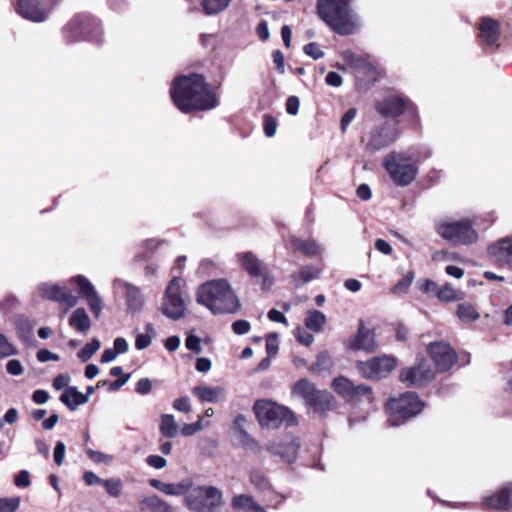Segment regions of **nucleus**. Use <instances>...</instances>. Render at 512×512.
<instances>
[{
  "label": "nucleus",
  "mask_w": 512,
  "mask_h": 512,
  "mask_svg": "<svg viewBox=\"0 0 512 512\" xmlns=\"http://www.w3.org/2000/svg\"><path fill=\"white\" fill-rule=\"evenodd\" d=\"M69 326L82 335H86L91 329V319L84 307L75 308L68 319Z\"/></svg>",
  "instance_id": "nucleus-27"
},
{
  "label": "nucleus",
  "mask_w": 512,
  "mask_h": 512,
  "mask_svg": "<svg viewBox=\"0 0 512 512\" xmlns=\"http://www.w3.org/2000/svg\"><path fill=\"white\" fill-rule=\"evenodd\" d=\"M424 408V402L414 392H405L387 402L388 424L400 426L417 416Z\"/></svg>",
  "instance_id": "nucleus-7"
},
{
  "label": "nucleus",
  "mask_w": 512,
  "mask_h": 512,
  "mask_svg": "<svg viewBox=\"0 0 512 512\" xmlns=\"http://www.w3.org/2000/svg\"><path fill=\"white\" fill-rule=\"evenodd\" d=\"M375 110L385 118H396L405 112H409L412 115L416 114V106L403 94L387 95L376 101Z\"/></svg>",
  "instance_id": "nucleus-13"
},
{
  "label": "nucleus",
  "mask_w": 512,
  "mask_h": 512,
  "mask_svg": "<svg viewBox=\"0 0 512 512\" xmlns=\"http://www.w3.org/2000/svg\"><path fill=\"white\" fill-rule=\"evenodd\" d=\"M263 128L267 137H273L277 129V122L275 118L269 114L264 115Z\"/></svg>",
  "instance_id": "nucleus-51"
},
{
  "label": "nucleus",
  "mask_w": 512,
  "mask_h": 512,
  "mask_svg": "<svg viewBox=\"0 0 512 512\" xmlns=\"http://www.w3.org/2000/svg\"><path fill=\"white\" fill-rule=\"evenodd\" d=\"M173 408L179 412L189 413L192 409L188 396H183L174 400Z\"/></svg>",
  "instance_id": "nucleus-58"
},
{
  "label": "nucleus",
  "mask_w": 512,
  "mask_h": 512,
  "mask_svg": "<svg viewBox=\"0 0 512 512\" xmlns=\"http://www.w3.org/2000/svg\"><path fill=\"white\" fill-rule=\"evenodd\" d=\"M292 392L302 398L305 405L314 413L323 414L332 409L333 395L327 390H318L307 378L298 380L294 384Z\"/></svg>",
  "instance_id": "nucleus-10"
},
{
  "label": "nucleus",
  "mask_w": 512,
  "mask_h": 512,
  "mask_svg": "<svg viewBox=\"0 0 512 512\" xmlns=\"http://www.w3.org/2000/svg\"><path fill=\"white\" fill-rule=\"evenodd\" d=\"M152 390V381L149 378H141L137 383L135 387L136 393L139 395H147Z\"/></svg>",
  "instance_id": "nucleus-59"
},
{
  "label": "nucleus",
  "mask_w": 512,
  "mask_h": 512,
  "mask_svg": "<svg viewBox=\"0 0 512 512\" xmlns=\"http://www.w3.org/2000/svg\"><path fill=\"white\" fill-rule=\"evenodd\" d=\"M434 377V372L424 361L414 366L403 368L399 375L400 381L410 387H424L429 384Z\"/></svg>",
  "instance_id": "nucleus-15"
},
{
  "label": "nucleus",
  "mask_w": 512,
  "mask_h": 512,
  "mask_svg": "<svg viewBox=\"0 0 512 512\" xmlns=\"http://www.w3.org/2000/svg\"><path fill=\"white\" fill-rule=\"evenodd\" d=\"M436 297L439 301L445 303L461 299V297L450 283H445L443 286L438 287Z\"/></svg>",
  "instance_id": "nucleus-43"
},
{
  "label": "nucleus",
  "mask_w": 512,
  "mask_h": 512,
  "mask_svg": "<svg viewBox=\"0 0 512 512\" xmlns=\"http://www.w3.org/2000/svg\"><path fill=\"white\" fill-rule=\"evenodd\" d=\"M232 330L237 335H245L251 330V325L247 320H236L232 324Z\"/></svg>",
  "instance_id": "nucleus-62"
},
{
  "label": "nucleus",
  "mask_w": 512,
  "mask_h": 512,
  "mask_svg": "<svg viewBox=\"0 0 512 512\" xmlns=\"http://www.w3.org/2000/svg\"><path fill=\"white\" fill-rule=\"evenodd\" d=\"M353 0H317L319 17L339 35H351L357 25L352 9Z\"/></svg>",
  "instance_id": "nucleus-3"
},
{
  "label": "nucleus",
  "mask_w": 512,
  "mask_h": 512,
  "mask_svg": "<svg viewBox=\"0 0 512 512\" xmlns=\"http://www.w3.org/2000/svg\"><path fill=\"white\" fill-rule=\"evenodd\" d=\"M251 484L260 491H265L270 488V483L266 476L258 470L251 471L250 473Z\"/></svg>",
  "instance_id": "nucleus-48"
},
{
  "label": "nucleus",
  "mask_w": 512,
  "mask_h": 512,
  "mask_svg": "<svg viewBox=\"0 0 512 512\" xmlns=\"http://www.w3.org/2000/svg\"><path fill=\"white\" fill-rule=\"evenodd\" d=\"M402 275V279L399 280L391 289V292L394 294H406L414 281V271L409 270L406 273H402Z\"/></svg>",
  "instance_id": "nucleus-44"
},
{
  "label": "nucleus",
  "mask_w": 512,
  "mask_h": 512,
  "mask_svg": "<svg viewBox=\"0 0 512 512\" xmlns=\"http://www.w3.org/2000/svg\"><path fill=\"white\" fill-rule=\"evenodd\" d=\"M102 486L105 488L109 496L117 498L121 495L123 484L119 478L104 479Z\"/></svg>",
  "instance_id": "nucleus-46"
},
{
  "label": "nucleus",
  "mask_w": 512,
  "mask_h": 512,
  "mask_svg": "<svg viewBox=\"0 0 512 512\" xmlns=\"http://www.w3.org/2000/svg\"><path fill=\"white\" fill-rule=\"evenodd\" d=\"M470 218L444 220L435 223L436 233L453 246H468L478 241L479 235Z\"/></svg>",
  "instance_id": "nucleus-5"
},
{
  "label": "nucleus",
  "mask_w": 512,
  "mask_h": 512,
  "mask_svg": "<svg viewBox=\"0 0 512 512\" xmlns=\"http://www.w3.org/2000/svg\"><path fill=\"white\" fill-rule=\"evenodd\" d=\"M232 505L235 509L241 510L242 512H267L254 501L252 496L245 494L235 496L232 500Z\"/></svg>",
  "instance_id": "nucleus-33"
},
{
  "label": "nucleus",
  "mask_w": 512,
  "mask_h": 512,
  "mask_svg": "<svg viewBox=\"0 0 512 512\" xmlns=\"http://www.w3.org/2000/svg\"><path fill=\"white\" fill-rule=\"evenodd\" d=\"M17 353L16 348L9 342L7 337L0 332V357L5 358Z\"/></svg>",
  "instance_id": "nucleus-49"
},
{
  "label": "nucleus",
  "mask_w": 512,
  "mask_h": 512,
  "mask_svg": "<svg viewBox=\"0 0 512 512\" xmlns=\"http://www.w3.org/2000/svg\"><path fill=\"white\" fill-rule=\"evenodd\" d=\"M123 288L127 312L132 315L139 313L145 303V299L140 288L127 282L123 283Z\"/></svg>",
  "instance_id": "nucleus-24"
},
{
  "label": "nucleus",
  "mask_w": 512,
  "mask_h": 512,
  "mask_svg": "<svg viewBox=\"0 0 512 512\" xmlns=\"http://www.w3.org/2000/svg\"><path fill=\"white\" fill-rule=\"evenodd\" d=\"M396 359L392 356H376L367 361H358L356 366L360 374L367 379H382L396 367Z\"/></svg>",
  "instance_id": "nucleus-14"
},
{
  "label": "nucleus",
  "mask_w": 512,
  "mask_h": 512,
  "mask_svg": "<svg viewBox=\"0 0 512 512\" xmlns=\"http://www.w3.org/2000/svg\"><path fill=\"white\" fill-rule=\"evenodd\" d=\"M149 485L169 496H186V492L192 487V480L186 478L178 483H165L158 479H150Z\"/></svg>",
  "instance_id": "nucleus-23"
},
{
  "label": "nucleus",
  "mask_w": 512,
  "mask_h": 512,
  "mask_svg": "<svg viewBox=\"0 0 512 512\" xmlns=\"http://www.w3.org/2000/svg\"><path fill=\"white\" fill-rule=\"evenodd\" d=\"M19 305V299L14 294H9L2 301H0V312L4 316H7L16 310Z\"/></svg>",
  "instance_id": "nucleus-47"
},
{
  "label": "nucleus",
  "mask_w": 512,
  "mask_h": 512,
  "mask_svg": "<svg viewBox=\"0 0 512 512\" xmlns=\"http://www.w3.org/2000/svg\"><path fill=\"white\" fill-rule=\"evenodd\" d=\"M300 446L301 443L298 437L286 436L278 442L270 443L267 446V451L280 456L287 463H293L297 458Z\"/></svg>",
  "instance_id": "nucleus-19"
},
{
  "label": "nucleus",
  "mask_w": 512,
  "mask_h": 512,
  "mask_svg": "<svg viewBox=\"0 0 512 512\" xmlns=\"http://www.w3.org/2000/svg\"><path fill=\"white\" fill-rule=\"evenodd\" d=\"M143 509H149L152 512H172L170 505L157 495L145 497L142 502Z\"/></svg>",
  "instance_id": "nucleus-38"
},
{
  "label": "nucleus",
  "mask_w": 512,
  "mask_h": 512,
  "mask_svg": "<svg viewBox=\"0 0 512 512\" xmlns=\"http://www.w3.org/2000/svg\"><path fill=\"white\" fill-rule=\"evenodd\" d=\"M354 383L344 376L336 377L332 382V388L334 391L347 400L350 395L351 389H353Z\"/></svg>",
  "instance_id": "nucleus-41"
},
{
  "label": "nucleus",
  "mask_w": 512,
  "mask_h": 512,
  "mask_svg": "<svg viewBox=\"0 0 512 512\" xmlns=\"http://www.w3.org/2000/svg\"><path fill=\"white\" fill-rule=\"evenodd\" d=\"M279 342L276 333L269 334L266 339V352L269 357L275 356L278 352Z\"/></svg>",
  "instance_id": "nucleus-54"
},
{
  "label": "nucleus",
  "mask_w": 512,
  "mask_h": 512,
  "mask_svg": "<svg viewBox=\"0 0 512 512\" xmlns=\"http://www.w3.org/2000/svg\"><path fill=\"white\" fill-rule=\"evenodd\" d=\"M253 411L263 428L277 429L281 426L295 424L296 419L291 410L271 400H257Z\"/></svg>",
  "instance_id": "nucleus-8"
},
{
  "label": "nucleus",
  "mask_w": 512,
  "mask_h": 512,
  "mask_svg": "<svg viewBox=\"0 0 512 512\" xmlns=\"http://www.w3.org/2000/svg\"><path fill=\"white\" fill-rule=\"evenodd\" d=\"M500 27L499 23L490 18L483 17L479 24V37L483 43L488 46L496 44L499 39Z\"/></svg>",
  "instance_id": "nucleus-26"
},
{
  "label": "nucleus",
  "mask_w": 512,
  "mask_h": 512,
  "mask_svg": "<svg viewBox=\"0 0 512 512\" xmlns=\"http://www.w3.org/2000/svg\"><path fill=\"white\" fill-rule=\"evenodd\" d=\"M290 244L295 251L301 252L308 257L320 255L324 250V247L313 238L303 239L292 236Z\"/></svg>",
  "instance_id": "nucleus-28"
},
{
  "label": "nucleus",
  "mask_w": 512,
  "mask_h": 512,
  "mask_svg": "<svg viewBox=\"0 0 512 512\" xmlns=\"http://www.w3.org/2000/svg\"><path fill=\"white\" fill-rule=\"evenodd\" d=\"M303 51L306 55L310 56L314 60H318L324 56V52L316 42L307 43L303 47Z\"/></svg>",
  "instance_id": "nucleus-52"
},
{
  "label": "nucleus",
  "mask_w": 512,
  "mask_h": 512,
  "mask_svg": "<svg viewBox=\"0 0 512 512\" xmlns=\"http://www.w3.org/2000/svg\"><path fill=\"white\" fill-rule=\"evenodd\" d=\"M193 395L203 402L216 403L225 398V389L223 387H210L205 385L196 386L192 389Z\"/></svg>",
  "instance_id": "nucleus-31"
},
{
  "label": "nucleus",
  "mask_w": 512,
  "mask_h": 512,
  "mask_svg": "<svg viewBox=\"0 0 512 512\" xmlns=\"http://www.w3.org/2000/svg\"><path fill=\"white\" fill-rule=\"evenodd\" d=\"M47 299L62 303L64 301V290L57 284L48 282L40 283L33 294V299Z\"/></svg>",
  "instance_id": "nucleus-30"
},
{
  "label": "nucleus",
  "mask_w": 512,
  "mask_h": 512,
  "mask_svg": "<svg viewBox=\"0 0 512 512\" xmlns=\"http://www.w3.org/2000/svg\"><path fill=\"white\" fill-rule=\"evenodd\" d=\"M160 432L167 438H174L178 434V424L171 414H163L160 418Z\"/></svg>",
  "instance_id": "nucleus-36"
},
{
  "label": "nucleus",
  "mask_w": 512,
  "mask_h": 512,
  "mask_svg": "<svg viewBox=\"0 0 512 512\" xmlns=\"http://www.w3.org/2000/svg\"><path fill=\"white\" fill-rule=\"evenodd\" d=\"M101 343L99 339L93 338L89 343L78 351V357L82 362H87L100 349Z\"/></svg>",
  "instance_id": "nucleus-45"
},
{
  "label": "nucleus",
  "mask_w": 512,
  "mask_h": 512,
  "mask_svg": "<svg viewBox=\"0 0 512 512\" xmlns=\"http://www.w3.org/2000/svg\"><path fill=\"white\" fill-rule=\"evenodd\" d=\"M222 502V493L213 486H194L186 492L185 503L194 512H211Z\"/></svg>",
  "instance_id": "nucleus-12"
},
{
  "label": "nucleus",
  "mask_w": 512,
  "mask_h": 512,
  "mask_svg": "<svg viewBox=\"0 0 512 512\" xmlns=\"http://www.w3.org/2000/svg\"><path fill=\"white\" fill-rule=\"evenodd\" d=\"M347 401L353 404H357L363 401L372 403L373 394L371 387L366 384H354L353 389H351L350 395L347 398Z\"/></svg>",
  "instance_id": "nucleus-34"
},
{
  "label": "nucleus",
  "mask_w": 512,
  "mask_h": 512,
  "mask_svg": "<svg viewBox=\"0 0 512 512\" xmlns=\"http://www.w3.org/2000/svg\"><path fill=\"white\" fill-rule=\"evenodd\" d=\"M344 59L353 63L355 67V75L359 82H363L365 87H370L377 79V70L370 63L361 58H355L350 51L344 53Z\"/></svg>",
  "instance_id": "nucleus-20"
},
{
  "label": "nucleus",
  "mask_w": 512,
  "mask_h": 512,
  "mask_svg": "<svg viewBox=\"0 0 512 512\" xmlns=\"http://www.w3.org/2000/svg\"><path fill=\"white\" fill-rule=\"evenodd\" d=\"M181 277L174 276L168 283L160 306L161 313L167 318L177 321L185 316L186 301L182 293Z\"/></svg>",
  "instance_id": "nucleus-11"
},
{
  "label": "nucleus",
  "mask_w": 512,
  "mask_h": 512,
  "mask_svg": "<svg viewBox=\"0 0 512 512\" xmlns=\"http://www.w3.org/2000/svg\"><path fill=\"white\" fill-rule=\"evenodd\" d=\"M145 461L148 466L155 469H162L167 465L166 459L159 455H149Z\"/></svg>",
  "instance_id": "nucleus-63"
},
{
  "label": "nucleus",
  "mask_w": 512,
  "mask_h": 512,
  "mask_svg": "<svg viewBox=\"0 0 512 512\" xmlns=\"http://www.w3.org/2000/svg\"><path fill=\"white\" fill-rule=\"evenodd\" d=\"M237 258H238L241 268L251 278H258V276L262 274V271L267 267L251 251L238 253Z\"/></svg>",
  "instance_id": "nucleus-25"
},
{
  "label": "nucleus",
  "mask_w": 512,
  "mask_h": 512,
  "mask_svg": "<svg viewBox=\"0 0 512 512\" xmlns=\"http://www.w3.org/2000/svg\"><path fill=\"white\" fill-rule=\"evenodd\" d=\"M185 346L188 350L200 353L201 352V339L194 334H189L186 337Z\"/></svg>",
  "instance_id": "nucleus-60"
},
{
  "label": "nucleus",
  "mask_w": 512,
  "mask_h": 512,
  "mask_svg": "<svg viewBox=\"0 0 512 512\" xmlns=\"http://www.w3.org/2000/svg\"><path fill=\"white\" fill-rule=\"evenodd\" d=\"M86 302L95 319H99L105 307L104 299L94 284L84 275L77 274L66 281V310Z\"/></svg>",
  "instance_id": "nucleus-4"
},
{
  "label": "nucleus",
  "mask_w": 512,
  "mask_h": 512,
  "mask_svg": "<svg viewBox=\"0 0 512 512\" xmlns=\"http://www.w3.org/2000/svg\"><path fill=\"white\" fill-rule=\"evenodd\" d=\"M488 254L512 269V235L500 238L488 247Z\"/></svg>",
  "instance_id": "nucleus-22"
},
{
  "label": "nucleus",
  "mask_w": 512,
  "mask_h": 512,
  "mask_svg": "<svg viewBox=\"0 0 512 512\" xmlns=\"http://www.w3.org/2000/svg\"><path fill=\"white\" fill-rule=\"evenodd\" d=\"M383 166L393 183L400 187L410 185L418 175L416 160L405 152H391L385 156Z\"/></svg>",
  "instance_id": "nucleus-6"
},
{
  "label": "nucleus",
  "mask_w": 512,
  "mask_h": 512,
  "mask_svg": "<svg viewBox=\"0 0 512 512\" xmlns=\"http://www.w3.org/2000/svg\"><path fill=\"white\" fill-rule=\"evenodd\" d=\"M332 367V359L327 351H321L316 357V361L311 365L310 370L315 373L329 371Z\"/></svg>",
  "instance_id": "nucleus-42"
},
{
  "label": "nucleus",
  "mask_w": 512,
  "mask_h": 512,
  "mask_svg": "<svg viewBox=\"0 0 512 512\" xmlns=\"http://www.w3.org/2000/svg\"><path fill=\"white\" fill-rule=\"evenodd\" d=\"M68 378L66 377V383ZM87 402V395L79 392L76 387L66 385V407L71 410H76L79 405Z\"/></svg>",
  "instance_id": "nucleus-35"
},
{
  "label": "nucleus",
  "mask_w": 512,
  "mask_h": 512,
  "mask_svg": "<svg viewBox=\"0 0 512 512\" xmlns=\"http://www.w3.org/2000/svg\"><path fill=\"white\" fill-rule=\"evenodd\" d=\"M409 155L416 160V164L418 165V162L428 159L432 155V151L427 146H419Z\"/></svg>",
  "instance_id": "nucleus-57"
},
{
  "label": "nucleus",
  "mask_w": 512,
  "mask_h": 512,
  "mask_svg": "<svg viewBox=\"0 0 512 512\" xmlns=\"http://www.w3.org/2000/svg\"><path fill=\"white\" fill-rule=\"evenodd\" d=\"M231 3V0H202L204 13L208 16L223 12Z\"/></svg>",
  "instance_id": "nucleus-40"
},
{
  "label": "nucleus",
  "mask_w": 512,
  "mask_h": 512,
  "mask_svg": "<svg viewBox=\"0 0 512 512\" xmlns=\"http://www.w3.org/2000/svg\"><path fill=\"white\" fill-rule=\"evenodd\" d=\"M397 138V129L392 125L383 124L371 131L366 149L370 152H377L391 145Z\"/></svg>",
  "instance_id": "nucleus-18"
},
{
  "label": "nucleus",
  "mask_w": 512,
  "mask_h": 512,
  "mask_svg": "<svg viewBox=\"0 0 512 512\" xmlns=\"http://www.w3.org/2000/svg\"><path fill=\"white\" fill-rule=\"evenodd\" d=\"M51 7L46 8L39 0H17L16 11L24 19L35 23L44 22L50 13L51 8L55 5L47 0Z\"/></svg>",
  "instance_id": "nucleus-17"
},
{
  "label": "nucleus",
  "mask_w": 512,
  "mask_h": 512,
  "mask_svg": "<svg viewBox=\"0 0 512 512\" xmlns=\"http://www.w3.org/2000/svg\"><path fill=\"white\" fill-rule=\"evenodd\" d=\"M326 323V316L318 310H310L305 319V326L314 332H320Z\"/></svg>",
  "instance_id": "nucleus-39"
},
{
  "label": "nucleus",
  "mask_w": 512,
  "mask_h": 512,
  "mask_svg": "<svg viewBox=\"0 0 512 512\" xmlns=\"http://www.w3.org/2000/svg\"><path fill=\"white\" fill-rule=\"evenodd\" d=\"M69 37L73 41L85 40L97 45L104 41V32L100 19L89 13H79L69 22Z\"/></svg>",
  "instance_id": "nucleus-9"
},
{
  "label": "nucleus",
  "mask_w": 512,
  "mask_h": 512,
  "mask_svg": "<svg viewBox=\"0 0 512 512\" xmlns=\"http://www.w3.org/2000/svg\"><path fill=\"white\" fill-rule=\"evenodd\" d=\"M456 315L463 323L475 322L480 317V314L478 313L474 305L467 302L460 303L457 306Z\"/></svg>",
  "instance_id": "nucleus-37"
},
{
  "label": "nucleus",
  "mask_w": 512,
  "mask_h": 512,
  "mask_svg": "<svg viewBox=\"0 0 512 512\" xmlns=\"http://www.w3.org/2000/svg\"><path fill=\"white\" fill-rule=\"evenodd\" d=\"M320 274L321 269L319 267L309 264L301 266L298 271H295L291 274L290 278L294 287L300 288L306 283L319 278Z\"/></svg>",
  "instance_id": "nucleus-29"
},
{
  "label": "nucleus",
  "mask_w": 512,
  "mask_h": 512,
  "mask_svg": "<svg viewBox=\"0 0 512 512\" xmlns=\"http://www.w3.org/2000/svg\"><path fill=\"white\" fill-rule=\"evenodd\" d=\"M418 288L426 294H437L438 285L431 279H424L417 281Z\"/></svg>",
  "instance_id": "nucleus-55"
},
{
  "label": "nucleus",
  "mask_w": 512,
  "mask_h": 512,
  "mask_svg": "<svg viewBox=\"0 0 512 512\" xmlns=\"http://www.w3.org/2000/svg\"><path fill=\"white\" fill-rule=\"evenodd\" d=\"M258 278L261 279V288L264 292L269 291L274 284V278H273L270 270L268 269V267H266L262 271V274L259 275Z\"/></svg>",
  "instance_id": "nucleus-56"
},
{
  "label": "nucleus",
  "mask_w": 512,
  "mask_h": 512,
  "mask_svg": "<svg viewBox=\"0 0 512 512\" xmlns=\"http://www.w3.org/2000/svg\"><path fill=\"white\" fill-rule=\"evenodd\" d=\"M19 504L18 498H2L0 499V512H15Z\"/></svg>",
  "instance_id": "nucleus-53"
},
{
  "label": "nucleus",
  "mask_w": 512,
  "mask_h": 512,
  "mask_svg": "<svg viewBox=\"0 0 512 512\" xmlns=\"http://www.w3.org/2000/svg\"><path fill=\"white\" fill-rule=\"evenodd\" d=\"M427 351L438 372L448 371L457 361L455 350L447 343H431Z\"/></svg>",
  "instance_id": "nucleus-16"
},
{
  "label": "nucleus",
  "mask_w": 512,
  "mask_h": 512,
  "mask_svg": "<svg viewBox=\"0 0 512 512\" xmlns=\"http://www.w3.org/2000/svg\"><path fill=\"white\" fill-rule=\"evenodd\" d=\"M6 370L9 374L18 376L23 373V367L19 360L11 359L6 364Z\"/></svg>",
  "instance_id": "nucleus-64"
},
{
  "label": "nucleus",
  "mask_w": 512,
  "mask_h": 512,
  "mask_svg": "<svg viewBox=\"0 0 512 512\" xmlns=\"http://www.w3.org/2000/svg\"><path fill=\"white\" fill-rule=\"evenodd\" d=\"M482 505L484 506V508L492 510L503 511L510 509L505 487L496 491L494 494L485 497L483 499Z\"/></svg>",
  "instance_id": "nucleus-32"
},
{
  "label": "nucleus",
  "mask_w": 512,
  "mask_h": 512,
  "mask_svg": "<svg viewBox=\"0 0 512 512\" xmlns=\"http://www.w3.org/2000/svg\"><path fill=\"white\" fill-rule=\"evenodd\" d=\"M197 303L207 307L213 314H235L241 304L225 279H216L202 284L197 290Z\"/></svg>",
  "instance_id": "nucleus-2"
},
{
  "label": "nucleus",
  "mask_w": 512,
  "mask_h": 512,
  "mask_svg": "<svg viewBox=\"0 0 512 512\" xmlns=\"http://www.w3.org/2000/svg\"><path fill=\"white\" fill-rule=\"evenodd\" d=\"M170 94L173 103L182 113L209 110L218 105L215 93L200 74L176 77L172 82Z\"/></svg>",
  "instance_id": "nucleus-1"
},
{
  "label": "nucleus",
  "mask_w": 512,
  "mask_h": 512,
  "mask_svg": "<svg viewBox=\"0 0 512 512\" xmlns=\"http://www.w3.org/2000/svg\"><path fill=\"white\" fill-rule=\"evenodd\" d=\"M348 347L355 351L373 352L376 348L374 329L367 328L364 322L360 321L357 334L349 340Z\"/></svg>",
  "instance_id": "nucleus-21"
},
{
  "label": "nucleus",
  "mask_w": 512,
  "mask_h": 512,
  "mask_svg": "<svg viewBox=\"0 0 512 512\" xmlns=\"http://www.w3.org/2000/svg\"><path fill=\"white\" fill-rule=\"evenodd\" d=\"M203 416H199L198 420L191 424H184L181 433L185 437H190L195 435L197 432L201 431L203 429L202 424Z\"/></svg>",
  "instance_id": "nucleus-50"
},
{
  "label": "nucleus",
  "mask_w": 512,
  "mask_h": 512,
  "mask_svg": "<svg viewBox=\"0 0 512 512\" xmlns=\"http://www.w3.org/2000/svg\"><path fill=\"white\" fill-rule=\"evenodd\" d=\"M357 115L356 108H349L341 118V131L345 133L350 123L355 119Z\"/></svg>",
  "instance_id": "nucleus-61"
}]
</instances>
